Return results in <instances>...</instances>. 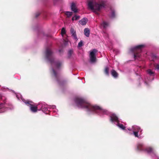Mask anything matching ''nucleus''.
<instances>
[{
    "label": "nucleus",
    "instance_id": "f257e3e1",
    "mask_svg": "<svg viewBox=\"0 0 159 159\" xmlns=\"http://www.w3.org/2000/svg\"><path fill=\"white\" fill-rule=\"evenodd\" d=\"M75 101L78 107L85 108L88 111L94 112L102 114H106L107 113V112L106 110L102 109L99 106L91 105L82 98H76Z\"/></svg>",
    "mask_w": 159,
    "mask_h": 159
},
{
    "label": "nucleus",
    "instance_id": "f03ea898",
    "mask_svg": "<svg viewBox=\"0 0 159 159\" xmlns=\"http://www.w3.org/2000/svg\"><path fill=\"white\" fill-rule=\"evenodd\" d=\"M88 2L89 9L95 12L100 11L106 5V2L103 0H99L97 2L95 0H88Z\"/></svg>",
    "mask_w": 159,
    "mask_h": 159
},
{
    "label": "nucleus",
    "instance_id": "7ed1b4c3",
    "mask_svg": "<svg viewBox=\"0 0 159 159\" xmlns=\"http://www.w3.org/2000/svg\"><path fill=\"white\" fill-rule=\"evenodd\" d=\"M45 56L47 59L49 61L52 65H55L57 68L60 67L61 63L59 61H55L52 50L47 48L45 52Z\"/></svg>",
    "mask_w": 159,
    "mask_h": 159
},
{
    "label": "nucleus",
    "instance_id": "20e7f679",
    "mask_svg": "<svg viewBox=\"0 0 159 159\" xmlns=\"http://www.w3.org/2000/svg\"><path fill=\"white\" fill-rule=\"evenodd\" d=\"M144 47L145 45H139L131 48V51L134 53V58L135 60L140 57L142 49Z\"/></svg>",
    "mask_w": 159,
    "mask_h": 159
},
{
    "label": "nucleus",
    "instance_id": "39448f33",
    "mask_svg": "<svg viewBox=\"0 0 159 159\" xmlns=\"http://www.w3.org/2000/svg\"><path fill=\"white\" fill-rule=\"evenodd\" d=\"M98 52L97 50L95 49H94L92 50L90 52L89 57L90 61L92 62H95L96 61V53Z\"/></svg>",
    "mask_w": 159,
    "mask_h": 159
},
{
    "label": "nucleus",
    "instance_id": "423d86ee",
    "mask_svg": "<svg viewBox=\"0 0 159 159\" xmlns=\"http://www.w3.org/2000/svg\"><path fill=\"white\" fill-rule=\"evenodd\" d=\"M25 103L28 106H30V109L31 111L34 112L37 111L38 107L37 106H34L33 104L31 103H32L31 101H26L25 102Z\"/></svg>",
    "mask_w": 159,
    "mask_h": 159
},
{
    "label": "nucleus",
    "instance_id": "0eeeda50",
    "mask_svg": "<svg viewBox=\"0 0 159 159\" xmlns=\"http://www.w3.org/2000/svg\"><path fill=\"white\" fill-rule=\"evenodd\" d=\"M52 71L53 72V75L55 79H56L57 81L59 83V84L61 83L59 80V78L60 76V74L59 73H57L53 68H52Z\"/></svg>",
    "mask_w": 159,
    "mask_h": 159
},
{
    "label": "nucleus",
    "instance_id": "6e6552de",
    "mask_svg": "<svg viewBox=\"0 0 159 159\" xmlns=\"http://www.w3.org/2000/svg\"><path fill=\"white\" fill-rule=\"evenodd\" d=\"M110 120L111 122L116 121L117 122H119L118 118L117 116L114 114H113L110 116Z\"/></svg>",
    "mask_w": 159,
    "mask_h": 159
},
{
    "label": "nucleus",
    "instance_id": "1a4fd4ad",
    "mask_svg": "<svg viewBox=\"0 0 159 159\" xmlns=\"http://www.w3.org/2000/svg\"><path fill=\"white\" fill-rule=\"evenodd\" d=\"M70 32L72 34V36L75 39H77V37L76 33V31L72 28H71L70 29Z\"/></svg>",
    "mask_w": 159,
    "mask_h": 159
},
{
    "label": "nucleus",
    "instance_id": "9d476101",
    "mask_svg": "<svg viewBox=\"0 0 159 159\" xmlns=\"http://www.w3.org/2000/svg\"><path fill=\"white\" fill-rule=\"evenodd\" d=\"M71 10L75 13H76L78 12V9H77L76 5L74 2L71 3Z\"/></svg>",
    "mask_w": 159,
    "mask_h": 159
},
{
    "label": "nucleus",
    "instance_id": "9b49d317",
    "mask_svg": "<svg viewBox=\"0 0 159 159\" xmlns=\"http://www.w3.org/2000/svg\"><path fill=\"white\" fill-rule=\"evenodd\" d=\"M111 74L112 76L115 78H117L118 76V73L114 70H111Z\"/></svg>",
    "mask_w": 159,
    "mask_h": 159
},
{
    "label": "nucleus",
    "instance_id": "f8f14e48",
    "mask_svg": "<svg viewBox=\"0 0 159 159\" xmlns=\"http://www.w3.org/2000/svg\"><path fill=\"white\" fill-rule=\"evenodd\" d=\"M87 19L86 18H84L80 20L79 22L82 25H85L87 22Z\"/></svg>",
    "mask_w": 159,
    "mask_h": 159
},
{
    "label": "nucleus",
    "instance_id": "ddd939ff",
    "mask_svg": "<svg viewBox=\"0 0 159 159\" xmlns=\"http://www.w3.org/2000/svg\"><path fill=\"white\" fill-rule=\"evenodd\" d=\"M84 34L87 37H89L90 33V30L89 29L86 28L84 30Z\"/></svg>",
    "mask_w": 159,
    "mask_h": 159
},
{
    "label": "nucleus",
    "instance_id": "4468645a",
    "mask_svg": "<svg viewBox=\"0 0 159 159\" xmlns=\"http://www.w3.org/2000/svg\"><path fill=\"white\" fill-rule=\"evenodd\" d=\"M101 25L103 27L104 29H106L109 26V23L105 21H103L101 23Z\"/></svg>",
    "mask_w": 159,
    "mask_h": 159
},
{
    "label": "nucleus",
    "instance_id": "2eb2a0df",
    "mask_svg": "<svg viewBox=\"0 0 159 159\" xmlns=\"http://www.w3.org/2000/svg\"><path fill=\"white\" fill-rule=\"evenodd\" d=\"M137 149L139 150L142 151H144V149L143 145L142 144H139L137 145Z\"/></svg>",
    "mask_w": 159,
    "mask_h": 159
},
{
    "label": "nucleus",
    "instance_id": "dca6fc26",
    "mask_svg": "<svg viewBox=\"0 0 159 159\" xmlns=\"http://www.w3.org/2000/svg\"><path fill=\"white\" fill-rule=\"evenodd\" d=\"M147 72L148 74L151 76H154L155 75V72L152 71L151 69H148Z\"/></svg>",
    "mask_w": 159,
    "mask_h": 159
},
{
    "label": "nucleus",
    "instance_id": "f3484780",
    "mask_svg": "<svg viewBox=\"0 0 159 159\" xmlns=\"http://www.w3.org/2000/svg\"><path fill=\"white\" fill-rule=\"evenodd\" d=\"M144 151H146L148 153L153 152V149L151 147H148L144 149Z\"/></svg>",
    "mask_w": 159,
    "mask_h": 159
},
{
    "label": "nucleus",
    "instance_id": "a211bd4d",
    "mask_svg": "<svg viewBox=\"0 0 159 159\" xmlns=\"http://www.w3.org/2000/svg\"><path fill=\"white\" fill-rule=\"evenodd\" d=\"M134 130L135 131L139 132L141 134H142V130L141 129L140 127L136 126L134 127Z\"/></svg>",
    "mask_w": 159,
    "mask_h": 159
},
{
    "label": "nucleus",
    "instance_id": "6ab92c4d",
    "mask_svg": "<svg viewBox=\"0 0 159 159\" xmlns=\"http://www.w3.org/2000/svg\"><path fill=\"white\" fill-rule=\"evenodd\" d=\"M104 72L107 76L109 75V68L108 67H105L104 70Z\"/></svg>",
    "mask_w": 159,
    "mask_h": 159
},
{
    "label": "nucleus",
    "instance_id": "aec40b11",
    "mask_svg": "<svg viewBox=\"0 0 159 159\" xmlns=\"http://www.w3.org/2000/svg\"><path fill=\"white\" fill-rule=\"evenodd\" d=\"M73 12L70 11H66L65 13V14L67 16L68 18H69L72 15Z\"/></svg>",
    "mask_w": 159,
    "mask_h": 159
},
{
    "label": "nucleus",
    "instance_id": "412c9836",
    "mask_svg": "<svg viewBox=\"0 0 159 159\" xmlns=\"http://www.w3.org/2000/svg\"><path fill=\"white\" fill-rule=\"evenodd\" d=\"M80 18V16H79L75 15L72 18V20L73 21L74 20H77L79 19Z\"/></svg>",
    "mask_w": 159,
    "mask_h": 159
},
{
    "label": "nucleus",
    "instance_id": "4be33fe9",
    "mask_svg": "<svg viewBox=\"0 0 159 159\" xmlns=\"http://www.w3.org/2000/svg\"><path fill=\"white\" fill-rule=\"evenodd\" d=\"M117 125L121 129L123 130L125 129V127L123 124H120V123H118Z\"/></svg>",
    "mask_w": 159,
    "mask_h": 159
},
{
    "label": "nucleus",
    "instance_id": "5701e85b",
    "mask_svg": "<svg viewBox=\"0 0 159 159\" xmlns=\"http://www.w3.org/2000/svg\"><path fill=\"white\" fill-rule=\"evenodd\" d=\"M111 17L112 18H114L115 17V11L114 10L111 9Z\"/></svg>",
    "mask_w": 159,
    "mask_h": 159
},
{
    "label": "nucleus",
    "instance_id": "b1692460",
    "mask_svg": "<svg viewBox=\"0 0 159 159\" xmlns=\"http://www.w3.org/2000/svg\"><path fill=\"white\" fill-rule=\"evenodd\" d=\"M66 33V30L65 28H62L61 30V34L62 35H63L64 34H65Z\"/></svg>",
    "mask_w": 159,
    "mask_h": 159
},
{
    "label": "nucleus",
    "instance_id": "393cba45",
    "mask_svg": "<svg viewBox=\"0 0 159 159\" xmlns=\"http://www.w3.org/2000/svg\"><path fill=\"white\" fill-rule=\"evenodd\" d=\"M154 66L155 69L159 70V64H156V63L154 64Z\"/></svg>",
    "mask_w": 159,
    "mask_h": 159
},
{
    "label": "nucleus",
    "instance_id": "a878e982",
    "mask_svg": "<svg viewBox=\"0 0 159 159\" xmlns=\"http://www.w3.org/2000/svg\"><path fill=\"white\" fill-rule=\"evenodd\" d=\"M138 131H134L133 133L135 137L139 138V136L138 134Z\"/></svg>",
    "mask_w": 159,
    "mask_h": 159
},
{
    "label": "nucleus",
    "instance_id": "bb28decb",
    "mask_svg": "<svg viewBox=\"0 0 159 159\" xmlns=\"http://www.w3.org/2000/svg\"><path fill=\"white\" fill-rule=\"evenodd\" d=\"M83 45V42L82 41H81L78 43V46L79 47H81Z\"/></svg>",
    "mask_w": 159,
    "mask_h": 159
},
{
    "label": "nucleus",
    "instance_id": "cd10ccee",
    "mask_svg": "<svg viewBox=\"0 0 159 159\" xmlns=\"http://www.w3.org/2000/svg\"><path fill=\"white\" fill-rule=\"evenodd\" d=\"M64 40V44L65 45H66L68 43V40Z\"/></svg>",
    "mask_w": 159,
    "mask_h": 159
},
{
    "label": "nucleus",
    "instance_id": "c85d7f7f",
    "mask_svg": "<svg viewBox=\"0 0 159 159\" xmlns=\"http://www.w3.org/2000/svg\"><path fill=\"white\" fill-rule=\"evenodd\" d=\"M40 14V13L39 12H37L35 14V17L36 18H37L39 16Z\"/></svg>",
    "mask_w": 159,
    "mask_h": 159
},
{
    "label": "nucleus",
    "instance_id": "c756f323",
    "mask_svg": "<svg viewBox=\"0 0 159 159\" xmlns=\"http://www.w3.org/2000/svg\"><path fill=\"white\" fill-rule=\"evenodd\" d=\"M72 52V51L71 50H70L69 51V54L71 55V53Z\"/></svg>",
    "mask_w": 159,
    "mask_h": 159
}]
</instances>
